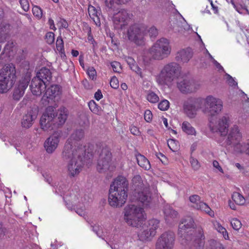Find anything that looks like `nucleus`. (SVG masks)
<instances>
[{
  "label": "nucleus",
  "mask_w": 249,
  "mask_h": 249,
  "mask_svg": "<svg viewBox=\"0 0 249 249\" xmlns=\"http://www.w3.org/2000/svg\"><path fill=\"white\" fill-rule=\"evenodd\" d=\"M176 80L177 87L182 93H187V73L182 71L179 65L174 62L165 64L156 76V81L162 86L171 87Z\"/></svg>",
  "instance_id": "nucleus-1"
},
{
  "label": "nucleus",
  "mask_w": 249,
  "mask_h": 249,
  "mask_svg": "<svg viewBox=\"0 0 249 249\" xmlns=\"http://www.w3.org/2000/svg\"><path fill=\"white\" fill-rule=\"evenodd\" d=\"M67 109L60 107L57 110L55 106H48L40 120L41 127L44 131L52 130L63 125L67 119Z\"/></svg>",
  "instance_id": "nucleus-2"
},
{
  "label": "nucleus",
  "mask_w": 249,
  "mask_h": 249,
  "mask_svg": "<svg viewBox=\"0 0 249 249\" xmlns=\"http://www.w3.org/2000/svg\"><path fill=\"white\" fill-rule=\"evenodd\" d=\"M128 182L123 176H118L110 186L108 196L109 204L113 207H121L127 198Z\"/></svg>",
  "instance_id": "nucleus-3"
},
{
  "label": "nucleus",
  "mask_w": 249,
  "mask_h": 249,
  "mask_svg": "<svg viewBox=\"0 0 249 249\" xmlns=\"http://www.w3.org/2000/svg\"><path fill=\"white\" fill-rule=\"evenodd\" d=\"M64 160H70L67 165L68 173L71 177L78 175L81 171L86 159V150L83 147L75 150L74 154L71 155L70 158H64Z\"/></svg>",
  "instance_id": "nucleus-4"
},
{
  "label": "nucleus",
  "mask_w": 249,
  "mask_h": 249,
  "mask_svg": "<svg viewBox=\"0 0 249 249\" xmlns=\"http://www.w3.org/2000/svg\"><path fill=\"white\" fill-rule=\"evenodd\" d=\"M124 220L129 226L138 227L142 224L145 217L143 209L133 204L127 205L124 210Z\"/></svg>",
  "instance_id": "nucleus-5"
},
{
  "label": "nucleus",
  "mask_w": 249,
  "mask_h": 249,
  "mask_svg": "<svg viewBox=\"0 0 249 249\" xmlns=\"http://www.w3.org/2000/svg\"><path fill=\"white\" fill-rule=\"evenodd\" d=\"M16 67L12 63L0 70V93H6L12 88L16 80Z\"/></svg>",
  "instance_id": "nucleus-6"
},
{
  "label": "nucleus",
  "mask_w": 249,
  "mask_h": 249,
  "mask_svg": "<svg viewBox=\"0 0 249 249\" xmlns=\"http://www.w3.org/2000/svg\"><path fill=\"white\" fill-rule=\"evenodd\" d=\"M172 47L170 41L164 37L157 40L149 50L152 58L162 60L167 58L171 54Z\"/></svg>",
  "instance_id": "nucleus-7"
},
{
  "label": "nucleus",
  "mask_w": 249,
  "mask_h": 249,
  "mask_svg": "<svg viewBox=\"0 0 249 249\" xmlns=\"http://www.w3.org/2000/svg\"><path fill=\"white\" fill-rule=\"evenodd\" d=\"M84 131L82 129L75 130L71 135L70 138L66 141L62 155L64 158H68L71 157V155L74 154L75 150L80 147H83L85 149V147L81 145L79 141L84 137Z\"/></svg>",
  "instance_id": "nucleus-8"
},
{
  "label": "nucleus",
  "mask_w": 249,
  "mask_h": 249,
  "mask_svg": "<svg viewBox=\"0 0 249 249\" xmlns=\"http://www.w3.org/2000/svg\"><path fill=\"white\" fill-rule=\"evenodd\" d=\"M146 34V26L143 24H134L127 30V36L129 40L138 45L144 44V36Z\"/></svg>",
  "instance_id": "nucleus-9"
},
{
  "label": "nucleus",
  "mask_w": 249,
  "mask_h": 249,
  "mask_svg": "<svg viewBox=\"0 0 249 249\" xmlns=\"http://www.w3.org/2000/svg\"><path fill=\"white\" fill-rule=\"evenodd\" d=\"M193 228L194 235L191 238L195 249H202L204 245L205 235L203 229L201 226H196L194 219L188 216V229Z\"/></svg>",
  "instance_id": "nucleus-10"
},
{
  "label": "nucleus",
  "mask_w": 249,
  "mask_h": 249,
  "mask_svg": "<svg viewBox=\"0 0 249 249\" xmlns=\"http://www.w3.org/2000/svg\"><path fill=\"white\" fill-rule=\"evenodd\" d=\"M112 160V154L108 147H103L99 154L97 169L100 172H104L109 169Z\"/></svg>",
  "instance_id": "nucleus-11"
},
{
  "label": "nucleus",
  "mask_w": 249,
  "mask_h": 249,
  "mask_svg": "<svg viewBox=\"0 0 249 249\" xmlns=\"http://www.w3.org/2000/svg\"><path fill=\"white\" fill-rule=\"evenodd\" d=\"M130 18V15L125 9H121L117 13H114L112 21L114 28L116 30H122L127 25Z\"/></svg>",
  "instance_id": "nucleus-12"
},
{
  "label": "nucleus",
  "mask_w": 249,
  "mask_h": 249,
  "mask_svg": "<svg viewBox=\"0 0 249 249\" xmlns=\"http://www.w3.org/2000/svg\"><path fill=\"white\" fill-rule=\"evenodd\" d=\"M205 108L203 110L211 116H214L220 112L223 107L222 101L212 96H208L205 100Z\"/></svg>",
  "instance_id": "nucleus-13"
},
{
  "label": "nucleus",
  "mask_w": 249,
  "mask_h": 249,
  "mask_svg": "<svg viewBox=\"0 0 249 249\" xmlns=\"http://www.w3.org/2000/svg\"><path fill=\"white\" fill-rule=\"evenodd\" d=\"M175 236L172 231L162 233L158 238L156 249H173L175 244Z\"/></svg>",
  "instance_id": "nucleus-14"
},
{
  "label": "nucleus",
  "mask_w": 249,
  "mask_h": 249,
  "mask_svg": "<svg viewBox=\"0 0 249 249\" xmlns=\"http://www.w3.org/2000/svg\"><path fill=\"white\" fill-rule=\"evenodd\" d=\"M61 137V132H54L46 139L44 143V148L49 154L53 153L58 147Z\"/></svg>",
  "instance_id": "nucleus-15"
},
{
  "label": "nucleus",
  "mask_w": 249,
  "mask_h": 249,
  "mask_svg": "<svg viewBox=\"0 0 249 249\" xmlns=\"http://www.w3.org/2000/svg\"><path fill=\"white\" fill-rule=\"evenodd\" d=\"M61 93L62 89L59 85H52L46 90L44 95L42 98V103L43 104H45L44 102L48 103L49 101H47V100L49 99L58 100L60 98Z\"/></svg>",
  "instance_id": "nucleus-16"
},
{
  "label": "nucleus",
  "mask_w": 249,
  "mask_h": 249,
  "mask_svg": "<svg viewBox=\"0 0 249 249\" xmlns=\"http://www.w3.org/2000/svg\"><path fill=\"white\" fill-rule=\"evenodd\" d=\"M134 195L137 200L145 206L148 205L152 200L151 193L149 186L135 191Z\"/></svg>",
  "instance_id": "nucleus-17"
},
{
  "label": "nucleus",
  "mask_w": 249,
  "mask_h": 249,
  "mask_svg": "<svg viewBox=\"0 0 249 249\" xmlns=\"http://www.w3.org/2000/svg\"><path fill=\"white\" fill-rule=\"evenodd\" d=\"M203 101L200 98L188 100V117L193 118L195 117L197 111L201 108Z\"/></svg>",
  "instance_id": "nucleus-18"
},
{
  "label": "nucleus",
  "mask_w": 249,
  "mask_h": 249,
  "mask_svg": "<svg viewBox=\"0 0 249 249\" xmlns=\"http://www.w3.org/2000/svg\"><path fill=\"white\" fill-rule=\"evenodd\" d=\"M47 84L39 80L37 78L32 79L30 86L32 93L36 96H40L45 91Z\"/></svg>",
  "instance_id": "nucleus-19"
},
{
  "label": "nucleus",
  "mask_w": 249,
  "mask_h": 249,
  "mask_svg": "<svg viewBox=\"0 0 249 249\" xmlns=\"http://www.w3.org/2000/svg\"><path fill=\"white\" fill-rule=\"evenodd\" d=\"M241 139L242 134L240 132L238 126L234 125L231 128L228 134L227 144L229 145L233 144L234 147L237 143H240L239 142Z\"/></svg>",
  "instance_id": "nucleus-20"
},
{
  "label": "nucleus",
  "mask_w": 249,
  "mask_h": 249,
  "mask_svg": "<svg viewBox=\"0 0 249 249\" xmlns=\"http://www.w3.org/2000/svg\"><path fill=\"white\" fill-rule=\"evenodd\" d=\"M229 117L228 116H224L219 121L218 125L216 128L212 126V122L210 121V126L212 131H218L221 135L225 136L227 134L229 127Z\"/></svg>",
  "instance_id": "nucleus-21"
},
{
  "label": "nucleus",
  "mask_w": 249,
  "mask_h": 249,
  "mask_svg": "<svg viewBox=\"0 0 249 249\" xmlns=\"http://www.w3.org/2000/svg\"><path fill=\"white\" fill-rule=\"evenodd\" d=\"M178 240L180 243L186 246L187 245V222L186 219H182L178 225Z\"/></svg>",
  "instance_id": "nucleus-22"
},
{
  "label": "nucleus",
  "mask_w": 249,
  "mask_h": 249,
  "mask_svg": "<svg viewBox=\"0 0 249 249\" xmlns=\"http://www.w3.org/2000/svg\"><path fill=\"white\" fill-rule=\"evenodd\" d=\"M163 213L166 222L168 224H171L177 218L178 213L174 210L171 206L169 205H166L163 208Z\"/></svg>",
  "instance_id": "nucleus-23"
},
{
  "label": "nucleus",
  "mask_w": 249,
  "mask_h": 249,
  "mask_svg": "<svg viewBox=\"0 0 249 249\" xmlns=\"http://www.w3.org/2000/svg\"><path fill=\"white\" fill-rule=\"evenodd\" d=\"M88 13L90 18L93 20L95 24L100 26L101 25L100 16L101 15V10L100 7L97 8L93 6L89 5L88 7Z\"/></svg>",
  "instance_id": "nucleus-24"
},
{
  "label": "nucleus",
  "mask_w": 249,
  "mask_h": 249,
  "mask_svg": "<svg viewBox=\"0 0 249 249\" xmlns=\"http://www.w3.org/2000/svg\"><path fill=\"white\" fill-rule=\"evenodd\" d=\"M34 78H37L39 80H42L45 84L48 85L52 80V72L49 69L43 67L37 72L36 76Z\"/></svg>",
  "instance_id": "nucleus-25"
},
{
  "label": "nucleus",
  "mask_w": 249,
  "mask_h": 249,
  "mask_svg": "<svg viewBox=\"0 0 249 249\" xmlns=\"http://www.w3.org/2000/svg\"><path fill=\"white\" fill-rule=\"evenodd\" d=\"M140 226L141 228L138 233L139 239L142 241L151 240L155 236V234L153 233V231H151L148 228H145L144 224Z\"/></svg>",
  "instance_id": "nucleus-26"
},
{
  "label": "nucleus",
  "mask_w": 249,
  "mask_h": 249,
  "mask_svg": "<svg viewBox=\"0 0 249 249\" xmlns=\"http://www.w3.org/2000/svg\"><path fill=\"white\" fill-rule=\"evenodd\" d=\"M130 0H105V5L107 12L115 11L116 4H125Z\"/></svg>",
  "instance_id": "nucleus-27"
},
{
  "label": "nucleus",
  "mask_w": 249,
  "mask_h": 249,
  "mask_svg": "<svg viewBox=\"0 0 249 249\" xmlns=\"http://www.w3.org/2000/svg\"><path fill=\"white\" fill-rule=\"evenodd\" d=\"M36 114H33L32 111H30L23 117L21 124L23 127L29 128L33 124V121L36 118Z\"/></svg>",
  "instance_id": "nucleus-28"
},
{
  "label": "nucleus",
  "mask_w": 249,
  "mask_h": 249,
  "mask_svg": "<svg viewBox=\"0 0 249 249\" xmlns=\"http://www.w3.org/2000/svg\"><path fill=\"white\" fill-rule=\"evenodd\" d=\"M160 221L159 220L153 218L145 222L144 224V227L148 228L149 231H153V233L155 235L157 232L156 231L160 227Z\"/></svg>",
  "instance_id": "nucleus-29"
},
{
  "label": "nucleus",
  "mask_w": 249,
  "mask_h": 249,
  "mask_svg": "<svg viewBox=\"0 0 249 249\" xmlns=\"http://www.w3.org/2000/svg\"><path fill=\"white\" fill-rule=\"evenodd\" d=\"M136 159L138 165L145 170H148L151 168V165L148 159L141 154L136 155Z\"/></svg>",
  "instance_id": "nucleus-30"
},
{
  "label": "nucleus",
  "mask_w": 249,
  "mask_h": 249,
  "mask_svg": "<svg viewBox=\"0 0 249 249\" xmlns=\"http://www.w3.org/2000/svg\"><path fill=\"white\" fill-rule=\"evenodd\" d=\"M10 25L6 22H1L0 24V43L5 41L10 30Z\"/></svg>",
  "instance_id": "nucleus-31"
},
{
  "label": "nucleus",
  "mask_w": 249,
  "mask_h": 249,
  "mask_svg": "<svg viewBox=\"0 0 249 249\" xmlns=\"http://www.w3.org/2000/svg\"><path fill=\"white\" fill-rule=\"evenodd\" d=\"M213 228L219 233L221 234L223 238L227 240H230L228 233L227 230L217 220L212 221Z\"/></svg>",
  "instance_id": "nucleus-32"
},
{
  "label": "nucleus",
  "mask_w": 249,
  "mask_h": 249,
  "mask_svg": "<svg viewBox=\"0 0 249 249\" xmlns=\"http://www.w3.org/2000/svg\"><path fill=\"white\" fill-rule=\"evenodd\" d=\"M240 0H236L232 4L235 10L240 14H249V12L247 6Z\"/></svg>",
  "instance_id": "nucleus-33"
},
{
  "label": "nucleus",
  "mask_w": 249,
  "mask_h": 249,
  "mask_svg": "<svg viewBox=\"0 0 249 249\" xmlns=\"http://www.w3.org/2000/svg\"><path fill=\"white\" fill-rule=\"evenodd\" d=\"M133 187L135 189V191L139 190L145 186H148L147 184H145L142 181L141 177L138 175L135 176L132 179Z\"/></svg>",
  "instance_id": "nucleus-34"
},
{
  "label": "nucleus",
  "mask_w": 249,
  "mask_h": 249,
  "mask_svg": "<svg viewBox=\"0 0 249 249\" xmlns=\"http://www.w3.org/2000/svg\"><path fill=\"white\" fill-rule=\"evenodd\" d=\"M234 150L238 153H245L249 155V140L246 142L236 144Z\"/></svg>",
  "instance_id": "nucleus-35"
},
{
  "label": "nucleus",
  "mask_w": 249,
  "mask_h": 249,
  "mask_svg": "<svg viewBox=\"0 0 249 249\" xmlns=\"http://www.w3.org/2000/svg\"><path fill=\"white\" fill-rule=\"evenodd\" d=\"M196 209L205 212L212 217H213L214 216V211L211 209V208L208 206L207 204L204 203L203 201L196 205Z\"/></svg>",
  "instance_id": "nucleus-36"
},
{
  "label": "nucleus",
  "mask_w": 249,
  "mask_h": 249,
  "mask_svg": "<svg viewBox=\"0 0 249 249\" xmlns=\"http://www.w3.org/2000/svg\"><path fill=\"white\" fill-rule=\"evenodd\" d=\"M176 60L179 63L187 62V51L185 49H180L177 52Z\"/></svg>",
  "instance_id": "nucleus-37"
},
{
  "label": "nucleus",
  "mask_w": 249,
  "mask_h": 249,
  "mask_svg": "<svg viewBox=\"0 0 249 249\" xmlns=\"http://www.w3.org/2000/svg\"><path fill=\"white\" fill-rule=\"evenodd\" d=\"M89 107L92 112L93 113L101 115L102 114L103 110L101 107L97 105L96 102L93 100H91L89 102Z\"/></svg>",
  "instance_id": "nucleus-38"
},
{
  "label": "nucleus",
  "mask_w": 249,
  "mask_h": 249,
  "mask_svg": "<svg viewBox=\"0 0 249 249\" xmlns=\"http://www.w3.org/2000/svg\"><path fill=\"white\" fill-rule=\"evenodd\" d=\"M232 199L237 205H243L245 203L244 197L238 192H234L232 195Z\"/></svg>",
  "instance_id": "nucleus-39"
},
{
  "label": "nucleus",
  "mask_w": 249,
  "mask_h": 249,
  "mask_svg": "<svg viewBox=\"0 0 249 249\" xmlns=\"http://www.w3.org/2000/svg\"><path fill=\"white\" fill-rule=\"evenodd\" d=\"M30 81V77L28 76H25L21 78L19 80V83L18 86V88L23 89L25 91V89L27 88L29 81Z\"/></svg>",
  "instance_id": "nucleus-40"
},
{
  "label": "nucleus",
  "mask_w": 249,
  "mask_h": 249,
  "mask_svg": "<svg viewBox=\"0 0 249 249\" xmlns=\"http://www.w3.org/2000/svg\"><path fill=\"white\" fill-rule=\"evenodd\" d=\"M146 99L149 102L152 103H157L159 100V96L152 91H148Z\"/></svg>",
  "instance_id": "nucleus-41"
},
{
  "label": "nucleus",
  "mask_w": 249,
  "mask_h": 249,
  "mask_svg": "<svg viewBox=\"0 0 249 249\" xmlns=\"http://www.w3.org/2000/svg\"><path fill=\"white\" fill-rule=\"evenodd\" d=\"M24 91L18 87H16L13 92V97L15 100L18 101L24 94Z\"/></svg>",
  "instance_id": "nucleus-42"
},
{
  "label": "nucleus",
  "mask_w": 249,
  "mask_h": 249,
  "mask_svg": "<svg viewBox=\"0 0 249 249\" xmlns=\"http://www.w3.org/2000/svg\"><path fill=\"white\" fill-rule=\"evenodd\" d=\"M14 46V43L13 42L8 41L7 43L5 45L3 52L0 54V57H2L3 55L6 54V55L9 56V53L10 51H12V48Z\"/></svg>",
  "instance_id": "nucleus-43"
},
{
  "label": "nucleus",
  "mask_w": 249,
  "mask_h": 249,
  "mask_svg": "<svg viewBox=\"0 0 249 249\" xmlns=\"http://www.w3.org/2000/svg\"><path fill=\"white\" fill-rule=\"evenodd\" d=\"M56 47L57 50L60 53H64V47L63 40L61 36H59L56 39Z\"/></svg>",
  "instance_id": "nucleus-44"
},
{
  "label": "nucleus",
  "mask_w": 249,
  "mask_h": 249,
  "mask_svg": "<svg viewBox=\"0 0 249 249\" xmlns=\"http://www.w3.org/2000/svg\"><path fill=\"white\" fill-rule=\"evenodd\" d=\"M167 144L171 150L176 152L178 149V142L174 139H170L167 141Z\"/></svg>",
  "instance_id": "nucleus-45"
},
{
  "label": "nucleus",
  "mask_w": 249,
  "mask_h": 249,
  "mask_svg": "<svg viewBox=\"0 0 249 249\" xmlns=\"http://www.w3.org/2000/svg\"><path fill=\"white\" fill-rule=\"evenodd\" d=\"M231 224L235 231H238L242 227V223L237 218H232L231 221Z\"/></svg>",
  "instance_id": "nucleus-46"
},
{
  "label": "nucleus",
  "mask_w": 249,
  "mask_h": 249,
  "mask_svg": "<svg viewBox=\"0 0 249 249\" xmlns=\"http://www.w3.org/2000/svg\"><path fill=\"white\" fill-rule=\"evenodd\" d=\"M190 201L194 204L193 207L196 209V205L202 201H200V197L197 195H194L189 197Z\"/></svg>",
  "instance_id": "nucleus-47"
},
{
  "label": "nucleus",
  "mask_w": 249,
  "mask_h": 249,
  "mask_svg": "<svg viewBox=\"0 0 249 249\" xmlns=\"http://www.w3.org/2000/svg\"><path fill=\"white\" fill-rule=\"evenodd\" d=\"M170 103L167 100H163L158 104V108L162 111L167 110L169 107Z\"/></svg>",
  "instance_id": "nucleus-48"
},
{
  "label": "nucleus",
  "mask_w": 249,
  "mask_h": 249,
  "mask_svg": "<svg viewBox=\"0 0 249 249\" xmlns=\"http://www.w3.org/2000/svg\"><path fill=\"white\" fill-rule=\"evenodd\" d=\"M33 15L37 18H40L42 16V10L38 6H34L32 9Z\"/></svg>",
  "instance_id": "nucleus-49"
},
{
  "label": "nucleus",
  "mask_w": 249,
  "mask_h": 249,
  "mask_svg": "<svg viewBox=\"0 0 249 249\" xmlns=\"http://www.w3.org/2000/svg\"><path fill=\"white\" fill-rule=\"evenodd\" d=\"M225 75L226 76L227 82L230 86L233 87L237 86V82L234 80L231 76L228 73H226Z\"/></svg>",
  "instance_id": "nucleus-50"
},
{
  "label": "nucleus",
  "mask_w": 249,
  "mask_h": 249,
  "mask_svg": "<svg viewBox=\"0 0 249 249\" xmlns=\"http://www.w3.org/2000/svg\"><path fill=\"white\" fill-rule=\"evenodd\" d=\"M190 163L192 168L195 170H197L200 167V164L197 159L191 157Z\"/></svg>",
  "instance_id": "nucleus-51"
},
{
  "label": "nucleus",
  "mask_w": 249,
  "mask_h": 249,
  "mask_svg": "<svg viewBox=\"0 0 249 249\" xmlns=\"http://www.w3.org/2000/svg\"><path fill=\"white\" fill-rule=\"evenodd\" d=\"M90 79L93 80L96 78V71L93 67H89L87 72Z\"/></svg>",
  "instance_id": "nucleus-52"
},
{
  "label": "nucleus",
  "mask_w": 249,
  "mask_h": 249,
  "mask_svg": "<svg viewBox=\"0 0 249 249\" xmlns=\"http://www.w3.org/2000/svg\"><path fill=\"white\" fill-rule=\"evenodd\" d=\"M45 39L49 44H52L54 41V34L53 32H48L46 34Z\"/></svg>",
  "instance_id": "nucleus-53"
},
{
  "label": "nucleus",
  "mask_w": 249,
  "mask_h": 249,
  "mask_svg": "<svg viewBox=\"0 0 249 249\" xmlns=\"http://www.w3.org/2000/svg\"><path fill=\"white\" fill-rule=\"evenodd\" d=\"M209 1L210 2L213 13L215 14H218L219 13L220 4L217 3L216 1L214 2H213L212 0H209Z\"/></svg>",
  "instance_id": "nucleus-54"
},
{
  "label": "nucleus",
  "mask_w": 249,
  "mask_h": 249,
  "mask_svg": "<svg viewBox=\"0 0 249 249\" xmlns=\"http://www.w3.org/2000/svg\"><path fill=\"white\" fill-rule=\"evenodd\" d=\"M148 33L151 37H155L158 34V31L154 26H152L148 30L146 29V34Z\"/></svg>",
  "instance_id": "nucleus-55"
},
{
  "label": "nucleus",
  "mask_w": 249,
  "mask_h": 249,
  "mask_svg": "<svg viewBox=\"0 0 249 249\" xmlns=\"http://www.w3.org/2000/svg\"><path fill=\"white\" fill-rule=\"evenodd\" d=\"M7 229L0 223V241L4 239V237L7 233Z\"/></svg>",
  "instance_id": "nucleus-56"
},
{
  "label": "nucleus",
  "mask_w": 249,
  "mask_h": 249,
  "mask_svg": "<svg viewBox=\"0 0 249 249\" xmlns=\"http://www.w3.org/2000/svg\"><path fill=\"white\" fill-rule=\"evenodd\" d=\"M110 85L112 88L114 89H117L119 88V81L115 76L113 77L111 79L110 81Z\"/></svg>",
  "instance_id": "nucleus-57"
},
{
  "label": "nucleus",
  "mask_w": 249,
  "mask_h": 249,
  "mask_svg": "<svg viewBox=\"0 0 249 249\" xmlns=\"http://www.w3.org/2000/svg\"><path fill=\"white\" fill-rule=\"evenodd\" d=\"M212 249H225L223 245L216 241H213L211 242Z\"/></svg>",
  "instance_id": "nucleus-58"
},
{
  "label": "nucleus",
  "mask_w": 249,
  "mask_h": 249,
  "mask_svg": "<svg viewBox=\"0 0 249 249\" xmlns=\"http://www.w3.org/2000/svg\"><path fill=\"white\" fill-rule=\"evenodd\" d=\"M19 3L24 11L27 12L29 9V4L28 0H19Z\"/></svg>",
  "instance_id": "nucleus-59"
},
{
  "label": "nucleus",
  "mask_w": 249,
  "mask_h": 249,
  "mask_svg": "<svg viewBox=\"0 0 249 249\" xmlns=\"http://www.w3.org/2000/svg\"><path fill=\"white\" fill-rule=\"evenodd\" d=\"M152 113L150 110H146L144 114V118L147 122H150L152 119Z\"/></svg>",
  "instance_id": "nucleus-60"
},
{
  "label": "nucleus",
  "mask_w": 249,
  "mask_h": 249,
  "mask_svg": "<svg viewBox=\"0 0 249 249\" xmlns=\"http://www.w3.org/2000/svg\"><path fill=\"white\" fill-rule=\"evenodd\" d=\"M156 156L163 164L166 165L168 164V160L163 154L160 153L157 154Z\"/></svg>",
  "instance_id": "nucleus-61"
},
{
  "label": "nucleus",
  "mask_w": 249,
  "mask_h": 249,
  "mask_svg": "<svg viewBox=\"0 0 249 249\" xmlns=\"http://www.w3.org/2000/svg\"><path fill=\"white\" fill-rule=\"evenodd\" d=\"M196 86L194 83L188 81V93L189 92H194L196 90Z\"/></svg>",
  "instance_id": "nucleus-62"
},
{
  "label": "nucleus",
  "mask_w": 249,
  "mask_h": 249,
  "mask_svg": "<svg viewBox=\"0 0 249 249\" xmlns=\"http://www.w3.org/2000/svg\"><path fill=\"white\" fill-rule=\"evenodd\" d=\"M111 66L115 72H119V69L120 68V64L116 61L113 62L111 63Z\"/></svg>",
  "instance_id": "nucleus-63"
},
{
  "label": "nucleus",
  "mask_w": 249,
  "mask_h": 249,
  "mask_svg": "<svg viewBox=\"0 0 249 249\" xmlns=\"http://www.w3.org/2000/svg\"><path fill=\"white\" fill-rule=\"evenodd\" d=\"M130 131L131 133L133 134L134 135H139L140 134V132L136 126H131L130 127Z\"/></svg>",
  "instance_id": "nucleus-64"
}]
</instances>
